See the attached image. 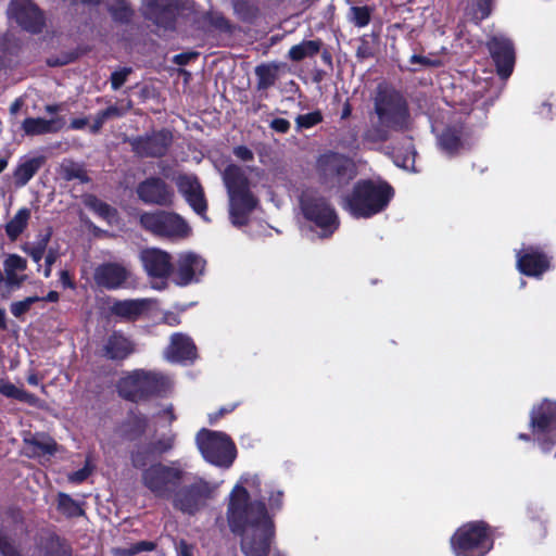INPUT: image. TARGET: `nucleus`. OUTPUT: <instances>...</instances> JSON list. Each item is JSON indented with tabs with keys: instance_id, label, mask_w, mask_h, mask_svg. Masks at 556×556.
Returning <instances> with one entry per match:
<instances>
[{
	"instance_id": "1",
	"label": "nucleus",
	"mask_w": 556,
	"mask_h": 556,
	"mask_svg": "<svg viewBox=\"0 0 556 556\" xmlns=\"http://www.w3.org/2000/svg\"><path fill=\"white\" fill-rule=\"evenodd\" d=\"M261 480L256 475L242 476L229 494L227 521L241 536L244 556H268L275 539V526L261 500Z\"/></svg>"
},
{
	"instance_id": "2",
	"label": "nucleus",
	"mask_w": 556,
	"mask_h": 556,
	"mask_svg": "<svg viewBox=\"0 0 556 556\" xmlns=\"http://www.w3.org/2000/svg\"><path fill=\"white\" fill-rule=\"evenodd\" d=\"M375 114L378 125L367 131V137L374 141H386L389 131H409L413 129V119L408 105L403 96L387 87H378L374 100Z\"/></svg>"
},
{
	"instance_id": "3",
	"label": "nucleus",
	"mask_w": 556,
	"mask_h": 556,
	"mask_svg": "<svg viewBox=\"0 0 556 556\" xmlns=\"http://www.w3.org/2000/svg\"><path fill=\"white\" fill-rule=\"evenodd\" d=\"M393 194L392 187L384 181L359 180L343 198V207L355 218H369L382 212Z\"/></svg>"
},
{
	"instance_id": "4",
	"label": "nucleus",
	"mask_w": 556,
	"mask_h": 556,
	"mask_svg": "<svg viewBox=\"0 0 556 556\" xmlns=\"http://www.w3.org/2000/svg\"><path fill=\"white\" fill-rule=\"evenodd\" d=\"M223 180L229 197L230 220L233 226H243L257 205V199L250 190L248 177L240 166L230 164L223 173Z\"/></svg>"
},
{
	"instance_id": "5",
	"label": "nucleus",
	"mask_w": 556,
	"mask_h": 556,
	"mask_svg": "<svg viewBox=\"0 0 556 556\" xmlns=\"http://www.w3.org/2000/svg\"><path fill=\"white\" fill-rule=\"evenodd\" d=\"M170 384V379L160 371L135 369L119 379L117 391L125 400L140 402L167 392Z\"/></svg>"
},
{
	"instance_id": "6",
	"label": "nucleus",
	"mask_w": 556,
	"mask_h": 556,
	"mask_svg": "<svg viewBox=\"0 0 556 556\" xmlns=\"http://www.w3.org/2000/svg\"><path fill=\"white\" fill-rule=\"evenodd\" d=\"M187 472L178 462L153 463L142 470L141 483L157 497L168 498L185 480Z\"/></svg>"
},
{
	"instance_id": "7",
	"label": "nucleus",
	"mask_w": 556,
	"mask_h": 556,
	"mask_svg": "<svg viewBox=\"0 0 556 556\" xmlns=\"http://www.w3.org/2000/svg\"><path fill=\"white\" fill-rule=\"evenodd\" d=\"M195 442L203 458L214 466L229 468L236 459V445L224 432L201 429Z\"/></svg>"
},
{
	"instance_id": "8",
	"label": "nucleus",
	"mask_w": 556,
	"mask_h": 556,
	"mask_svg": "<svg viewBox=\"0 0 556 556\" xmlns=\"http://www.w3.org/2000/svg\"><path fill=\"white\" fill-rule=\"evenodd\" d=\"M451 545L456 556H484L493 542L483 522H469L455 532Z\"/></svg>"
},
{
	"instance_id": "9",
	"label": "nucleus",
	"mask_w": 556,
	"mask_h": 556,
	"mask_svg": "<svg viewBox=\"0 0 556 556\" xmlns=\"http://www.w3.org/2000/svg\"><path fill=\"white\" fill-rule=\"evenodd\" d=\"M140 225L152 235L169 240L185 239L191 232V228L181 216L166 211L141 214Z\"/></svg>"
},
{
	"instance_id": "10",
	"label": "nucleus",
	"mask_w": 556,
	"mask_h": 556,
	"mask_svg": "<svg viewBox=\"0 0 556 556\" xmlns=\"http://www.w3.org/2000/svg\"><path fill=\"white\" fill-rule=\"evenodd\" d=\"M530 426L544 453L556 444V403L545 400L530 414Z\"/></svg>"
},
{
	"instance_id": "11",
	"label": "nucleus",
	"mask_w": 556,
	"mask_h": 556,
	"mask_svg": "<svg viewBox=\"0 0 556 556\" xmlns=\"http://www.w3.org/2000/svg\"><path fill=\"white\" fill-rule=\"evenodd\" d=\"M213 492L214 488L208 482L198 479L172 494L173 505L184 514L194 515L206 505Z\"/></svg>"
},
{
	"instance_id": "12",
	"label": "nucleus",
	"mask_w": 556,
	"mask_h": 556,
	"mask_svg": "<svg viewBox=\"0 0 556 556\" xmlns=\"http://www.w3.org/2000/svg\"><path fill=\"white\" fill-rule=\"evenodd\" d=\"M301 207L305 218L321 229V237H329L338 228V216L325 199L305 197Z\"/></svg>"
},
{
	"instance_id": "13",
	"label": "nucleus",
	"mask_w": 556,
	"mask_h": 556,
	"mask_svg": "<svg viewBox=\"0 0 556 556\" xmlns=\"http://www.w3.org/2000/svg\"><path fill=\"white\" fill-rule=\"evenodd\" d=\"M139 260L148 277L160 280L153 283V288L163 290L167 277L173 271L170 254L159 248H146L140 251Z\"/></svg>"
},
{
	"instance_id": "14",
	"label": "nucleus",
	"mask_w": 556,
	"mask_h": 556,
	"mask_svg": "<svg viewBox=\"0 0 556 556\" xmlns=\"http://www.w3.org/2000/svg\"><path fill=\"white\" fill-rule=\"evenodd\" d=\"M128 143L140 157H161L166 154L173 141L169 130L161 129L143 136L129 138Z\"/></svg>"
},
{
	"instance_id": "15",
	"label": "nucleus",
	"mask_w": 556,
	"mask_h": 556,
	"mask_svg": "<svg viewBox=\"0 0 556 556\" xmlns=\"http://www.w3.org/2000/svg\"><path fill=\"white\" fill-rule=\"evenodd\" d=\"M130 278L131 270L124 263L118 262L103 263L94 269L93 274L97 286L108 290L127 288Z\"/></svg>"
},
{
	"instance_id": "16",
	"label": "nucleus",
	"mask_w": 556,
	"mask_h": 556,
	"mask_svg": "<svg viewBox=\"0 0 556 556\" xmlns=\"http://www.w3.org/2000/svg\"><path fill=\"white\" fill-rule=\"evenodd\" d=\"M8 14L16 23L29 33H39L43 26V16L31 0H12Z\"/></svg>"
},
{
	"instance_id": "17",
	"label": "nucleus",
	"mask_w": 556,
	"mask_h": 556,
	"mask_svg": "<svg viewBox=\"0 0 556 556\" xmlns=\"http://www.w3.org/2000/svg\"><path fill=\"white\" fill-rule=\"evenodd\" d=\"M136 192L146 204L169 206L174 201L173 189L159 177H150L141 181Z\"/></svg>"
},
{
	"instance_id": "18",
	"label": "nucleus",
	"mask_w": 556,
	"mask_h": 556,
	"mask_svg": "<svg viewBox=\"0 0 556 556\" xmlns=\"http://www.w3.org/2000/svg\"><path fill=\"white\" fill-rule=\"evenodd\" d=\"M488 48L495 62L497 74L504 79L508 78L515 65V50L511 41L502 35H496L490 39Z\"/></svg>"
},
{
	"instance_id": "19",
	"label": "nucleus",
	"mask_w": 556,
	"mask_h": 556,
	"mask_svg": "<svg viewBox=\"0 0 556 556\" xmlns=\"http://www.w3.org/2000/svg\"><path fill=\"white\" fill-rule=\"evenodd\" d=\"M205 261L195 253L185 252L179 254L176 267L173 268L174 281L178 286H188L197 282L203 274Z\"/></svg>"
},
{
	"instance_id": "20",
	"label": "nucleus",
	"mask_w": 556,
	"mask_h": 556,
	"mask_svg": "<svg viewBox=\"0 0 556 556\" xmlns=\"http://www.w3.org/2000/svg\"><path fill=\"white\" fill-rule=\"evenodd\" d=\"M178 0H143V12L159 27L172 29L175 25Z\"/></svg>"
},
{
	"instance_id": "21",
	"label": "nucleus",
	"mask_w": 556,
	"mask_h": 556,
	"mask_svg": "<svg viewBox=\"0 0 556 556\" xmlns=\"http://www.w3.org/2000/svg\"><path fill=\"white\" fill-rule=\"evenodd\" d=\"M176 185L178 191L182 194L192 210L204 217L207 204L198 178L191 175H181L177 178Z\"/></svg>"
},
{
	"instance_id": "22",
	"label": "nucleus",
	"mask_w": 556,
	"mask_h": 556,
	"mask_svg": "<svg viewBox=\"0 0 556 556\" xmlns=\"http://www.w3.org/2000/svg\"><path fill=\"white\" fill-rule=\"evenodd\" d=\"M548 267V257L538 248L529 247L517 252V268L523 275L540 277Z\"/></svg>"
},
{
	"instance_id": "23",
	"label": "nucleus",
	"mask_w": 556,
	"mask_h": 556,
	"mask_svg": "<svg viewBox=\"0 0 556 556\" xmlns=\"http://www.w3.org/2000/svg\"><path fill=\"white\" fill-rule=\"evenodd\" d=\"M438 143L443 152L455 155L467 146V135L463 125L446 127L439 136Z\"/></svg>"
},
{
	"instance_id": "24",
	"label": "nucleus",
	"mask_w": 556,
	"mask_h": 556,
	"mask_svg": "<svg viewBox=\"0 0 556 556\" xmlns=\"http://www.w3.org/2000/svg\"><path fill=\"white\" fill-rule=\"evenodd\" d=\"M103 355L111 361H123L135 352L131 340L121 332H113L104 342Z\"/></svg>"
},
{
	"instance_id": "25",
	"label": "nucleus",
	"mask_w": 556,
	"mask_h": 556,
	"mask_svg": "<svg viewBox=\"0 0 556 556\" xmlns=\"http://www.w3.org/2000/svg\"><path fill=\"white\" fill-rule=\"evenodd\" d=\"M165 356L170 362L192 361L195 358V345L189 337L175 333L170 338Z\"/></svg>"
},
{
	"instance_id": "26",
	"label": "nucleus",
	"mask_w": 556,
	"mask_h": 556,
	"mask_svg": "<svg viewBox=\"0 0 556 556\" xmlns=\"http://www.w3.org/2000/svg\"><path fill=\"white\" fill-rule=\"evenodd\" d=\"M151 306L149 299H129L115 301L111 306L113 315L125 320H136L143 315Z\"/></svg>"
},
{
	"instance_id": "27",
	"label": "nucleus",
	"mask_w": 556,
	"mask_h": 556,
	"mask_svg": "<svg viewBox=\"0 0 556 556\" xmlns=\"http://www.w3.org/2000/svg\"><path fill=\"white\" fill-rule=\"evenodd\" d=\"M64 124L65 122L62 117L51 119L28 117L24 119L22 128L27 136H39L58 132L63 128Z\"/></svg>"
},
{
	"instance_id": "28",
	"label": "nucleus",
	"mask_w": 556,
	"mask_h": 556,
	"mask_svg": "<svg viewBox=\"0 0 556 556\" xmlns=\"http://www.w3.org/2000/svg\"><path fill=\"white\" fill-rule=\"evenodd\" d=\"M149 426V418L140 413H131L119 426V435L125 440H136L142 437Z\"/></svg>"
},
{
	"instance_id": "29",
	"label": "nucleus",
	"mask_w": 556,
	"mask_h": 556,
	"mask_svg": "<svg viewBox=\"0 0 556 556\" xmlns=\"http://www.w3.org/2000/svg\"><path fill=\"white\" fill-rule=\"evenodd\" d=\"M27 268V261L17 254H9L3 262V269L7 276V285L10 287H20L25 280L26 275H18Z\"/></svg>"
},
{
	"instance_id": "30",
	"label": "nucleus",
	"mask_w": 556,
	"mask_h": 556,
	"mask_svg": "<svg viewBox=\"0 0 556 556\" xmlns=\"http://www.w3.org/2000/svg\"><path fill=\"white\" fill-rule=\"evenodd\" d=\"M45 156H36L23 160L14 170L15 186L21 188L28 184V181L36 175V173L45 164Z\"/></svg>"
},
{
	"instance_id": "31",
	"label": "nucleus",
	"mask_w": 556,
	"mask_h": 556,
	"mask_svg": "<svg viewBox=\"0 0 556 556\" xmlns=\"http://www.w3.org/2000/svg\"><path fill=\"white\" fill-rule=\"evenodd\" d=\"M318 166L325 176L336 175L342 177L345 174V170L351 167V164L339 154L332 153L323 155L318 161Z\"/></svg>"
},
{
	"instance_id": "32",
	"label": "nucleus",
	"mask_w": 556,
	"mask_h": 556,
	"mask_svg": "<svg viewBox=\"0 0 556 556\" xmlns=\"http://www.w3.org/2000/svg\"><path fill=\"white\" fill-rule=\"evenodd\" d=\"M30 215L31 213L29 208L22 207L5 224V233L11 241H16L17 238L24 232V230L27 228Z\"/></svg>"
},
{
	"instance_id": "33",
	"label": "nucleus",
	"mask_w": 556,
	"mask_h": 556,
	"mask_svg": "<svg viewBox=\"0 0 556 556\" xmlns=\"http://www.w3.org/2000/svg\"><path fill=\"white\" fill-rule=\"evenodd\" d=\"M323 41L320 39L303 40L290 48L288 51V58L293 62H300L306 58L315 56L319 53Z\"/></svg>"
},
{
	"instance_id": "34",
	"label": "nucleus",
	"mask_w": 556,
	"mask_h": 556,
	"mask_svg": "<svg viewBox=\"0 0 556 556\" xmlns=\"http://www.w3.org/2000/svg\"><path fill=\"white\" fill-rule=\"evenodd\" d=\"M279 66L277 64H261L255 68L257 89L266 90L271 87L278 78Z\"/></svg>"
},
{
	"instance_id": "35",
	"label": "nucleus",
	"mask_w": 556,
	"mask_h": 556,
	"mask_svg": "<svg viewBox=\"0 0 556 556\" xmlns=\"http://www.w3.org/2000/svg\"><path fill=\"white\" fill-rule=\"evenodd\" d=\"M60 174L62 178L67 181L78 180L79 182L83 184L89 181V177L84 166L72 160H63V162L60 165Z\"/></svg>"
},
{
	"instance_id": "36",
	"label": "nucleus",
	"mask_w": 556,
	"mask_h": 556,
	"mask_svg": "<svg viewBox=\"0 0 556 556\" xmlns=\"http://www.w3.org/2000/svg\"><path fill=\"white\" fill-rule=\"evenodd\" d=\"M51 237V232H47L41 236L37 241L25 243L22 247V250L31 257V260L38 265V269H40V262L43 256H46L47 245L49 243Z\"/></svg>"
},
{
	"instance_id": "37",
	"label": "nucleus",
	"mask_w": 556,
	"mask_h": 556,
	"mask_svg": "<svg viewBox=\"0 0 556 556\" xmlns=\"http://www.w3.org/2000/svg\"><path fill=\"white\" fill-rule=\"evenodd\" d=\"M85 205L100 217L111 222L115 217V210L96 195L88 194L84 199Z\"/></svg>"
},
{
	"instance_id": "38",
	"label": "nucleus",
	"mask_w": 556,
	"mask_h": 556,
	"mask_svg": "<svg viewBox=\"0 0 556 556\" xmlns=\"http://www.w3.org/2000/svg\"><path fill=\"white\" fill-rule=\"evenodd\" d=\"M58 509L66 517H78L84 515V509L80 504L65 493H59L58 495Z\"/></svg>"
},
{
	"instance_id": "39",
	"label": "nucleus",
	"mask_w": 556,
	"mask_h": 556,
	"mask_svg": "<svg viewBox=\"0 0 556 556\" xmlns=\"http://www.w3.org/2000/svg\"><path fill=\"white\" fill-rule=\"evenodd\" d=\"M415 155L416 151L412 143V138H408L405 152L402 153L400 150L393 151V161L399 167L414 170Z\"/></svg>"
},
{
	"instance_id": "40",
	"label": "nucleus",
	"mask_w": 556,
	"mask_h": 556,
	"mask_svg": "<svg viewBox=\"0 0 556 556\" xmlns=\"http://www.w3.org/2000/svg\"><path fill=\"white\" fill-rule=\"evenodd\" d=\"M154 456L156 455L154 452H152V448L149 444L138 446L130 454L131 465L135 468L144 469Z\"/></svg>"
},
{
	"instance_id": "41",
	"label": "nucleus",
	"mask_w": 556,
	"mask_h": 556,
	"mask_svg": "<svg viewBox=\"0 0 556 556\" xmlns=\"http://www.w3.org/2000/svg\"><path fill=\"white\" fill-rule=\"evenodd\" d=\"M233 11L238 18L243 22H252L257 14V8L250 0H235L232 1Z\"/></svg>"
},
{
	"instance_id": "42",
	"label": "nucleus",
	"mask_w": 556,
	"mask_h": 556,
	"mask_svg": "<svg viewBox=\"0 0 556 556\" xmlns=\"http://www.w3.org/2000/svg\"><path fill=\"white\" fill-rule=\"evenodd\" d=\"M108 7L115 21L128 22L132 15V10L126 0H111Z\"/></svg>"
},
{
	"instance_id": "43",
	"label": "nucleus",
	"mask_w": 556,
	"mask_h": 556,
	"mask_svg": "<svg viewBox=\"0 0 556 556\" xmlns=\"http://www.w3.org/2000/svg\"><path fill=\"white\" fill-rule=\"evenodd\" d=\"M323 119L324 116L319 110L306 114H300L295 117V129L296 131H302L304 129L313 128L320 124Z\"/></svg>"
},
{
	"instance_id": "44",
	"label": "nucleus",
	"mask_w": 556,
	"mask_h": 556,
	"mask_svg": "<svg viewBox=\"0 0 556 556\" xmlns=\"http://www.w3.org/2000/svg\"><path fill=\"white\" fill-rule=\"evenodd\" d=\"M0 393L7 397L15 399L22 402H29L31 399L29 393L15 387L13 383L4 379H0Z\"/></svg>"
},
{
	"instance_id": "45",
	"label": "nucleus",
	"mask_w": 556,
	"mask_h": 556,
	"mask_svg": "<svg viewBox=\"0 0 556 556\" xmlns=\"http://www.w3.org/2000/svg\"><path fill=\"white\" fill-rule=\"evenodd\" d=\"M149 445L151 446L152 452H154V454L156 456L163 455V454L169 452L174 447L175 434H173V433L163 434L162 437H160L157 440L150 443Z\"/></svg>"
},
{
	"instance_id": "46",
	"label": "nucleus",
	"mask_w": 556,
	"mask_h": 556,
	"mask_svg": "<svg viewBox=\"0 0 556 556\" xmlns=\"http://www.w3.org/2000/svg\"><path fill=\"white\" fill-rule=\"evenodd\" d=\"M71 552L66 544L56 536H50L47 542L45 556H70Z\"/></svg>"
},
{
	"instance_id": "47",
	"label": "nucleus",
	"mask_w": 556,
	"mask_h": 556,
	"mask_svg": "<svg viewBox=\"0 0 556 556\" xmlns=\"http://www.w3.org/2000/svg\"><path fill=\"white\" fill-rule=\"evenodd\" d=\"M40 300V296H28L22 301L13 302L10 306L11 314L16 318H22Z\"/></svg>"
},
{
	"instance_id": "48",
	"label": "nucleus",
	"mask_w": 556,
	"mask_h": 556,
	"mask_svg": "<svg viewBox=\"0 0 556 556\" xmlns=\"http://www.w3.org/2000/svg\"><path fill=\"white\" fill-rule=\"evenodd\" d=\"M350 20L357 27H365L370 21V10L367 7H352Z\"/></svg>"
},
{
	"instance_id": "49",
	"label": "nucleus",
	"mask_w": 556,
	"mask_h": 556,
	"mask_svg": "<svg viewBox=\"0 0 556 556\" xmlns=\"http://www.w3.org/2000/svg\"><path fill=\"white\" fill-rule=\"evenodd\" d=\"M0 554L1 556H22L14 541L2 531H0Z\"/></svg>"
},
{
	"instance_id": "50",
	"label": "nucleus",
	"mask_w": 556,
	"mask_h": 556,
	"mask_svg": "<svg viewBox=\"0 0 556 556\" xmlns=\"http://www.w3.org/2000/svg\"><path fill=\"white\" fill-rule=\"evenodd\" d=\"M131 67H122L117 71H114L111 74V87L113 90H118L127 80L128 76L131 74Z\"/></svg>"
},
{
	"instance_id": "51",
	"label": "nucleus",
	"mask_w": 556,
	"mask_h": 556,
	"mask_svg": "<svg viewBox=\"0 0 556 556\" xmlns=\"http://www.w3.org/2000/svg\"><path fill=\"white\" fill-rule=\"evenodd\" d=\"M29 443L34 446V452L39 455H52L55 452V443L52 440L39 441L33 439Z\"/></svg>"
},
{
	"instance_id": "52",
	"label": "nucleus",
	"mask_w": 556,
	"mask_h": 556,
	"mask_svg": "<svg viewBox=\"0 0 556 556\" xmlns=\"http://www.w3.org/2000/svg\"><path fill=\"white\" fill-rule=\"evenodd\" d=\"M155 548V544L150 541H141L136 544H132L128 549L118 551V554L122 555H135L140 552H151Z\"/></svg>"
},
{
	"instance_id": "53",
	"label": "nucleus",
	"mask_w": 556,
	"mask_h": 556,
	"mask_svg": "<svg viewBox=\"0 0 556 556\" xmlns=\"http://www.w3.org/2000/svg\"><path fill=\"white\" fill-rule=\"evenodd\" d=\"M493 0H476V17L478 20L486 18L492 12Z\"/></svg>"
},
{
	"instance_id": "54",
	"label": "nucleus",
	"mask_w": 556,
	"mask_h": 556,
	"mask_svg": "<svg viewBox=\"0 0 556 556\" xmlns=\"http://www.w3.org/2000/svg\"><path fill=\"white\" fill-rule=\"evenodd\" d=\"M59 257V253L56 250L49 249L46 256H45V269L43 275L46 278H49L51 276L52 271V265L55 263V261Z\"/></svg>"
},
{
	"instance_id": "55",
	"label": "nucleus",
	"mask_w": 556,
	"mask_h": 556,
	"mask_svg": "<svg viewBox=\"0 0 556 556\" xmlns=\"http://www.w3.org/2000/svg\"><path fill=\"white\" fill-rule=\"evenodd\" d=\"M130 109V103L127 105L126 109L118 108L116 105H111L106 108L105 110H102L101 113L104 115L108 119L113 117H122L125 115V113Z\"/></svg>"
},
{
	"instance_id": "56",
	"label": "nucleus",
	"mask_w": 556,
	"mask_h": 556,
	"mask_svg": "<svg viewBox=\"0 0 556 556\" xmlns=\"http://www.w3.org/2000/svg\"><path fill=\"white\" fill-rule=\"evenodd\" d=\"M270 128L279 134H287L290 129V122L286 118H275L270 122Z\"/></svg>"
},
{
	"instance_id": "57",
	"label": "nucleus",
	"mask_w": 556,
	"mask_h": 556,
	"mask_svg": "<svg viewBox=\"0 0 556 556\" xmlns=\"http://www.w3.org/2000/svg\"><path fill=\"white\" fill-rule=\"evenodd\" d=\"M90 472H91L90 468L86 465L84 468L72 472L68 476V480L74 483H81L83 481H85L88 478Z\"/></svg>"
},
{
	"instance_id": "58",
	"label": "nucleus",
	"mask_w": 556,
	"mask_h": 556,
	"mask_svg": "<svg viewBox=\"0 0 556 556\" xmlns=\"http://www.w3.org/2000/svg\"><path fill=\"white\" fill-rule=\"evenodd\" d=\"M233 154L241 161L249 162L254 159L252 150L245 146H239L233 149Z\"/></svg>"
},
{
	"instance_id": "59",
	"label": "nucleus",
	"mask_w": 556,
	"mask_h": 556,
	"mask_svg": "<svg viewBox=\"0 0 556 556\" xmlns=\"http://www.w3.org/2000/svg\"><path fill=\"white\" fill-rule=\"evenodd\" d=\"M176 553L177 556H193V545L180 540L176 543Z\"/></svg>"
},
{
	"instance_id": "60",
	"label": "nucleus",
	"mask_w": 556,
	"mask_h": 556,
	"mask_svg": "<svg viewBox=\"0 0 556 556\" xmlns=\"http://www.w3.org/2000/svg\"><path fill=\"white\" fill-rule=\"evenodd\" d=\"M198 52H184L174 56L173 61L177 65H187L192 60L197 59Z\"/></svg>"
},
{
	"instance_id": "61",
	"label": "nucleus",
	"mask_w": 556,
	"mask_h": 556,
	"mask_svg": "<svg viewBox=\"0 0 556 556\" xmlns=\"http://www.w3.org/2000/svg\"><path fill=\"white\" fill-rule=\"evenodd\" d=\"M282 496L283 493L281 491L270 492L268 497V503L271 510H278L282 506Z\"/></svg>"
},
{
	"instance_id": "62",
	"label": "nucleus",
	"mask_w": 556,
	"mask_h": 556,
	"mask_svg": "<svg viewBox=\"0 0 556 556\" xmlns=\"http://www.w3.org/2000/svg\"><path fill=\"white\" fill-rule=\"evenodd\" d=\"M106 121L108 118L104 115H102L101 111H99L94 115L93 124L90 126V131L92 134H98Z\"/></svg>"
},
{
	"instance_id": "63",
	"label": "nucleus",
	"mask_w": 556,
	"mask_h": 556,
	"mask_svg": "<svg viewBox=\"0 0 556 556\" xmlns=\"http://www.w3.org/2000/svg\"><path fill=\"white\" fill-rule=\"evenodd\" d=\"M412 65H421V66H434L438 64L435 61H431L430 59L417 54H413L409 60Z\"/></svg>"
},
{
	"instance_id": "64",
	"label": "nucleus",
	"mask_w": 556,
	"mask_h": 556,
	"mask_svg": "<svg viewBox=\"0 0 556 556\" xmlns=\"http://www.w3.org/2000/svg\"><path fill=\"white\" fill-rule=\"evenodd\" d=\"M213 25L220 30H230V24L224 16H216L212 21Z\"/></svg>"
}]
</instances>
